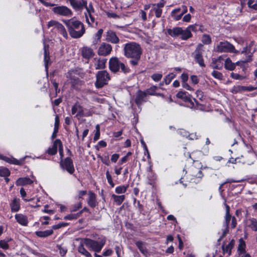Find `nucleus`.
I'll return each mask as SVG.
<instances>
[{
  "label": "nucleus",
  "mask_w": 257,
  "mask_h": 257,
  "mask_svg": "<svg viewBox=\"0 0 257 257\" xmlns=\"http://www.w3.org/2000/svg\"><path fill=\"white\" fill-rule=\"evenodd\" d=\"M96 240L90 238H78L76 240H80L77 246V251L85 257H92L91 254L87 250L85 246L90 251L100 252L106 243V238L103 237Z\"/></svg>",
  "instance_id": "f257e3e1"
},
{
  "label": "nucleus",
  "mask_w": 257,
  "mask_h": 257,
  "mask_svg": "<svg viewBox=\"0 0 257 257\" xmlns=\"http://www.w3.org/2000/svg\"><path fill=\"white\" fill-rule=\"evenodd\" d=\"M142 53L143 50L141 45L135 42H130L124 45V56L130 59V64L132 66L139 64Z\"/></svg>",
  "instance_id": "f03ea898"
},
{
  "label": "nucleus",
  "mask_w": 257,
  "mask_h": 257,
  "mask_svg": "<svg viewBox=\"0 0 257 257\" xmlns=\"http://www.w3.org/2000/svg\"><path fill=\"white\" fill-rule=\"evenodd\" d=\"M71 37L78 39L82 37L85 33L84 24L80 21L74 18L63 21Z\"/></svg>",
  "instance_id": "7ed1b4c3"
},
{
  "label": "nucleus",
  "mask_w": 257,
  "mask_h": 257,
  "mask_svg": "<svg viewBox=\"0 0 257 257\" xmlns=\"http://www.w3.org/2000/svg\"><path fill=\"white\" fill-rule=\"evenodd\" d=\"M96 78L94 85L97 89L101 88L104 85H107L108 81L110 79L109 74L106 70L98 71L96 75Z\"/></svg>",
  "instance_id": "20e7f679"
},
{
  "label": "nucleus",
  "mask_w": 257,
  "mask_h": 257,
  "mask_svg": "<svg viewBox=\"0 0 257 257\" xmlns=\"http://www.w3.org/2000/svg\"><path fill=\"white\" fill-rule=\"evenodd\" d=\"M71 114L74 115L76 114V117H88L92 115V112L88 110L84 112L83 107L80 104L78 101H76L71 108Z\"/></svg>",
  "instance_id": "39448f33"
},
{
  "label": "nucleus",
  "mask_w": 257,
  "mask_h": 257,
  "mask_svg": "<svg viewBox=\"0 0 257 257\" xmlns=\"http://www.w3.org/2000/svg\"><path fill=\"white\" fill-rule=\"evenodd\" d=\"M216 50L218 52H229L235 54L239 53V51L236 50L234 46L227 41L220 42L216 46Z\"/></svg>",
  "instance_id": "423d86ee"
},
{
  "label": "nucleus",
  "mask_w": 257,
  "mask_h": 257,
  "mask_svg": "<svg viewBox=\"0 0 257 257\" xmlns=\"http://www.w3.org/2000/svg\"><path fill=\"white\" fill-rule=\"evenodd\" d=\"M60 167L62 170H66L71 175L75 172L73 161L70 157H68L64 160H60Z\"/></svg>",
  "instance_id": "0eeeda50"
},
{
  "label": "nucleus",
  "mask_w": 257,
  "mask_h": 257,
  "mask_svg": "<svg viewBox=\"0 0 257 257\" xmlns=\"http://www.w3.org/2000/svg\"><path fill=\"white\" fill-rule=\"evenodd\" d=\"M203 45L199 43L197 45V47L194 51V59L195 62L201 67H205L206 65L204 63V61L203 57L202 49Z\"/></svg>",
  "instance_id": "6e6552de"
},
{
  "label": "nucleus",
  "mask_w": 257,
  "mask_h": 257,
  "mask_svg": "<svg viewBox=\"0 0 257 257\" xmlns=\"http://www.w3.org/2000/svg\"><path fill=\"white\" fill-rule=\"evenodd\" d=\"M52 12L56 15L70 17L73 15L72 11L64 6H56L52 8Z\"/></svg>",
  "instance_id": "1a4fd4ad"
},
{
  "label": "nucleus",
  "mask_w": 257,
  "mask_h": 257,
  "mask_svg": "<svg viewBox=\"0 0 257 257\" xmlns=\"http://www.w3.org/2000/svg\"><path fill=\"white\" fill-rule=\"evenodd\" d=\"M209 168L208 167H204L201 166L200 169H198L196 168H192V173L191 176L192 178L191 179V181H187V182H192L193 183H197L200 181L204 175L202 170H205L206 169H209Z\"/></svg>",
  "instance_id": "9d476101"
},
{
  "label": "nucleus",
  "mask_w": 257,
  "mask_h": 257,
  "mask_svg": "<svg viewBox=\"0 0 257 257\" xmlns=\"http://www.w3.org/2000/svg\"><path fill=\"white\" fill-rule=\"evenodd\" d=\"M176 97L178 98L181 99L183 101L188 104V106L190 108L195 107L194 102L191 99V95L188 93V92L180 90L177 94Z\"/></svg>",
  "instance_id": "9b49d317"
},
{
  "label": "nucleus",
  "mask_w": 257,
  "mask_h": 257,
  "mask_svg": "<svg viewBox=\"0 0 257 257\" xmlns=\"http://www.w3.org/2000/svg\"><path fill=\"white\" fill-rule=\"evenodd\" d=\"M121 62L117 57H112L109 61V68L113 73L119 71Z\"/></svg>",
  "instance_id": "f8f14e48"
},
{
  "label": "nucleus",
  "mask_w": 257,
  "mask_h": 257,
  "mask_svg": "<svg viewBox=\"0 0 257 257\" xmlns=\"http://www.w3.org/2000/svg\"><path fill=\"white\" fill-rule=\"evenodd\" d=\"M112 51V46L106 43H102L98 50V54L99 56H107L109 55Z\"/></svg>",
  "instance_id": "ddd939ff"
},
{
  "label": "nucleus",
  "mask_w": 257,
  "mask_h": 257,
  "mask_svg": "<svg viewBox=\"0 0 257 257\" xmlns=\"http://www.w3.org/2000/svg\"><path fill=\"white\" fill-rule=\"evenodd\" d=\"M71 5L76 11H81L83 8H87V2L86 0H69Z\"/></svg>",
  "instance_id": "4468645a"
},
{
  "label": "nucleus",
  "mask_w": 257,
  "mask_h": 257,
  "mask_svg": "<svg viewBox=\"0 0 257 257\" xmlns=\"http://www.w3.org/2000/svg\"><path fill=\"white\" fill-rule=\"evenodd\" d=\"M105 40L107 42L112 44H118L119 43L120 40L117 36L115 32L112 30H108L106 33Z\"/></svg>",
  "instance_id": "2eb2a0df"
},
{
  "label": "nucleus",
  "mask_w": 257,
  "mask_h": 257,
  "mask_svg": "<svg viewBox=\"0 0 257 257\" xmlns=\"http://www.w3.org/2000/svg\"><path fill=\"white\" fill-rule=\"evenodd\" d=\"M147 96V95L145 91L140 89L138 90L136 93V98L135 99V103L138 106L142 105L143 102L147 101L145 99Z\"/></svg>",
  "instance_id": "dca6fc26"
},
{
  "label": "nucleus",
  "mask_w": 257,
  "mask_h": 257,
  "mask_svg": "<svg viewBox=\"0 0 257 257\" xmlns=\"http://www.w3.org/2000/svg\"><path fill=\"white\" fill-rule=\"evenodd\" d=\"M152 6L151 11L154 12L156 18H160L162 14V8L165 6V2H160L157 4H153Z\"/></svg>",
  "instance_id": "f3484780"
},
{
  "label": "nucleus",
  "mask_w": 257,
  "mask_h": 257,
  "mask_svg": "<svg viewBox=\"0 0 257 257\" xmlns=\"http://www.w3.org/2000/svg\"><path fill=\"white\" fill-rule=\"evenodd\" d=\"M12 212H17L21 209V200L20 198L15 197L10 203Z\"/></svg>",
  "instance_id": "a211bd4d"
},
{
  "label": "nucleus",
  "mask_w": 257,
  "mask_h": 257,
  "mask_svg": "<svg viewBox=\"0 0 257 257\" xmlns=\"http://www.w3.org/2000/svg\"><path fill=\"white\" fill-rule=\"evenodd\" d=\"M88 205L92 208H95L97 205L98 202L96 200V195L92 191H88V198L87 200Z\"/></svg>",
  "instance_id": "6ab92c4d"
},
{
  "label": "nucleus",
  "mask_w": 257,
  "mask_h": 257,
  "mask_svg": "<svg viewBox=\"0 0 257 257\" xmlns=\"http://www.w3.org/2000/svg\"><path fill=\"white\" fill-rule=\"evenodd\" d=\"M183 11L182 13L179 14V15H176V13H178L181 11L180 8L175 9L171 12V16L175 21L180 20L182 17L183 15L187 13V8L186 6H183Z\"/></svg>",
  "instance_id": "aec40b11"
},
{
  "label": "nucleus",
  "mask_w": 257,
  "mask_h": 257,
  "mask_svg": "<svg viewBox=\"0 0 257 257\" xmlns=\"http://www.w3.org/2000/svg\"><path fill=\"white\" fill-rule=\"evenodd\" d=\"M180 78L181 80L182 86L184 88L189 91L194 90V89L192 87H191L187 83V81L189 79V75L188 73L186 72H183L181 74Z\"/></svg>",
  "instance_id": "412c9836"
},
{
  "label": "nucleus",
  "mask_w": 257,
  "mask_h": 257,
  "mask_svg": "<svg viewBox=\"0 0 257 257\" xmlns=\"http://www.w3.org/2000/svg\"><path fill=\"white\" fill-rule=\"evenodd\" d=\"M95 55L92 49L88 47H83L81 49V55L83 58L89 60Z\"/></svg>",
  "instance_id": "4be33fe9"
},
{
  "label": "nucleus",
  "mask_w": 257,
  "mask_h": 257,
  "mask_svg": "<svg viewBox=\"0 0 257 257\" xmlns=\"http://www.w3.org/2000/svg\"><path fill=\"white\" fill-rule=\"evenodd\" d=\"M17 222L22 226H26L29 223L27 216L22 213L16 214L15 215Z\"/></svg>",
  "instance_id": "5701e85b"
},
{
  "label": "nucleus",
  "mask_w": 257,
  "mask_h": 257,
  "mask_svg": "<svg viewBox=\"0 0 257 257\" xmlns=\"http://www.w3.org/2000/svg\"><path fill=\"white\" fill-rule=\"evenodd\" d=\"M223 56H220L217 58H213L212 62V68L215 69H221L223 66Z\"/></svg>",
  "instance_id": "b1692460"
},
{
  "label": "nucleus",
  "mask_w": 257,
  "mask_h": 257,
  "mask_svg": "<svg viewBox=\"0 0 257 257\" xmlns=\"http://www.w3.org/2000/svg\"><path fill=\"white\" fill-rule=\"evenodd\" d=\"M235 245V240L234 239H232L228 244L226 245H224L223 244L222 245V249L223 254L225 253H227L228 256H230L231 254V250L234 247Z\"/></svg>",
  "instance_id": "393cba45"
},
{
  "label": "nucleus",
  "mask_w": 257,
  "mask_h": 257,
  "mask_svg": "<svg viewBox=\"0 0 257 257\" xmlns=\"http://www.w3.org/2000/svg\"><path fill=\"white\" fill-rule=\"evenodd\" d=\"M252 61V59H251L250 56L248 58H246L244 60L238 61L236 62L235 64L236 66H240V67L242 69V72L245 73L248 68V65H246L244 64L250 62Z\"/></svg>",
  "instance_id": "a878e982"
},
{
  "label": "nucleus",
  "mask_w": 257,
  "mask_h": 257,
  "mask_svg": "<svg viewBox=\"0 0 257 257\" xmlns=\"http://www.w3.org/2000/svg\"><path fill=\"white\" fill-rule=\"evenodd\" d=\"M167 33L169 35L172 37H176L181 35V32H182V28L181 27H175L172 29H167Z\"/></svg>",
  "instance_id": "bb28decb"
},
{
  "label": "nucleus",
  "mask_w": 257,
  "mask_h": 257,
  "mask_svg": "<svg viewBox=\"0 0 257 257\" xmlns=\"http://www.w3.org/2000/svg\"><path fill=\"white\" fill-rule=\"evenodd\" d=\"M237 252L238 255L246 253V243L243 239L241 237L239 239V244L237 247Z\"/></svg>",
  "instance_id": "cd10ccee"
},
{
  "label": "nucleus",
  "mask_w": 257,
  "mask_h": 257,
  "mask_svg": "<svg viewBox=\"0 0 257 257\" xmlns=\"http://www.w3.org/2000/svg\"><path fill=\"white\" fill-rule=\"evenodd\" d=\"M33 181L29 177L19 178L16 181V185L18 186L31 185Z\"/></svg>",
  "instance_id": "c85d7f7f"
},
{
  "label": "nucleus",
  "mask_w": 257,
  "mask_h": 257,
  "mask_svg": "<svg viewBox=\"0 0 257 257\" xmlns=\"http://www.w3.org/2000/svg\"><path fill=\"white\" fill-rule=\"evenodd\" d=\"M192 30L191 28H189V26L187 27L185 30H183L182 29V32L181 34L180 38L182 40L186 41L188 40L189 38H191L193 37V35L191 33Z\"/></svg>",
  "instance_id": "c756f323"
},
{
  "label": "nucleus",
  "mask_w": 257,
  "mask_h": 257,
  "mask_svg": "<svg viewBox=\"0 0 257 257\" xmlns=\"http://www.w3.org/2000/svg\"><path fill=\"white\" fill-rule=\"evenodd\" d=\"M189 28H191L192 31L195 33H197L198 31L203 33L207 31V29L205 28L203 25L197 24L190 25L189 26Z\"/></svg>",
  "instance_id": "7c9ffc66"
},
{
  "label": "nucleus",
  "mask_w": 257,
  "mask_h": 257,
  "mask_svg": "<svg viewBox=\"0 0 257 257\" xmlns=\"http://www.w3.org/2000/svg\"><path fill=\"white\" fill-rule=\"evenodd\" d=\"M236 64L233 63L229 57L226 58L224 61V68L229 71H233L235 69Z\"/></svg>",
  "instance_id": "2f4dec72"
},
{
  "label": "nucleus",
  "mask_w": 257,
  "mask_h": 257,
  "mask_svg": "<svg viewBox=\"0 0 257 257\" xmlns=\"http://www.w3.org/2000/svg\"><path fill=\"white\" fill-rule=\"evenodd\" d=\"M202 156V152L200 151L196 150L191 153V160L192 163L199 161Z\"/></svg>",
  "instance_id": "473e14b6"
},
{
  "label": "nucleus",
  "mask_w": 257,
  "mask_h": 257,
  "mask_svg": "<svg viewBox=\"0 0 257 257\" xmlns=\"http://www.w3.org/2000/svg\"><path fill=\"white\" fill-rule=\"evenodd\" d=\"M53 232L52 229H49L45 231H37L35 232V234L38 237L45 238L53 234Z\"/></svg>",
  "instance_id": "72a5a7b5"
},
{
  "label": "nucleus",
  "mask_w": 257,
  "mask_h": 257,
  "mask_svg": "<svg viewBox=\"0 0 257 257\" xmlns=\"http://www.w3.org/2000/svg\"><path fill=\"white\" fill-rule=\"evenodd\" d=\"M224 205L225 207V222L224 225H228L229 224L230 220H231L232 216L230 214V207L226 203V201L224 202Z\"/></svg>",
  "instance_id": "f704fd0d"
},
{
  "label": "nucleus",
  "mask_w": 257,
  "mask_h": 257,
  "mask_svg": "<svg viewBox=\"0 0 257 257\" xmlns=\"http://www.w3.org/2000/svg\"><path fill=\"white\" fill-rule=\"evenodd\" d=\"M111 198L113 199V201L117 205H120L125 199V196L124 195H116L112 194Z\"/></svg>",
  "instance_id": "c9c22d12"
},
{
  "label": "nucleus",
  "mask_w": 257,
  "mask_h": 257,
  "mask_svg": "<svg viewBox=\"0 0 257 257\" xmlns=\"http://www.w3.org/2000/svg\"><path fill=\"white\" fill-rule=\"evenodd\" d=\"M44 61L45 62V67H46V68H47L49 62L50 61L49 45H46L45 44L44 47Z\"/></svg>",
  "instance_id": "e433bc0d"
},
{
  "label": "nucleus",
  "mask_w": 257,
  "mask_h": 257,
  "mask_svg": "<svg viewBox=\"0 0 257 257\" xmlns=\"http://www.w3.org/2000/svg\"><path fill=\"white\" fill-rule=\"evenodd\" d=\"M97 158L100 159L103 164L106 166H109L110 165V161L109 160V155L107 153L101 156L100 155H97Z\"/></svg>",
  "instance_id": "4c0bfd02"
},
{
  "label": "nucleus",
  "mask_w": 257,
  "mask_h": 257,
  "mask_svg": "<svg viewBox=\"0 0 257 257\" xmlns=\"http://www.w3.org/2000/svg\"><path fill=\"white\" fill-rule=\"evenodd\" d=\"M251 47H252V46L251 45H249L248 46H247L244 47L240 53L241 54H243L246 55L247 56L246 58H248L249 57H250V56H251L250 58L252 59V57L253 56V54L254 52H251Z\"/></svg>",
  "instance_id": "58836bf2"
},
{
  "label": "nucleus",
  "mask_w": 257,
  "mask_h": 257,
  "mask_svg": "<svg viewBox=\"0 0 257 257\" xmlns=\"http://www.w3.org/2000/svg\"><path fill=\"white\" fill-rule=\"evenodd\" d=\"M106 60H107L105 58L99 59L97 63L95 64V69L98 70L105 68Z\"/></svg>",
  "instance_id": "ea45409f"
},
{
  "label": "nucleus",
  "mask_w": 257,
  "mask_h": 257,
  "mask_svg": "<svg viewBox=\"0 0 257 257\" xmlns=\"http://www.w3.org/2000/svg\"><path fill=\"white\" fill-rule=\"evenodd\" d=\"M84 15L87 24L89 26L92 27V24L95 23V20L94 17L92 16V13H84Z\"/></svg>",
  "instance_id": "a19ab883"
},
{
  "label": "nucleus",
  "mask_w": 257,
  "mask_h": 257,
  "mask_svg": "<svg viewBox=\"0 0 257 257\" xmlns=\"http://www.w3.org/2000/svg\"><path fill=\"white\" fill-rule=\"evenodd\" d=\"M136 245L142 253L146 254L148 253L147 249L144 246V242L142 241H137L136 242Z\"/></svg>",
  "instance_id": "79ce46f5"
},
{
  "label": "nucleus",
  "mask_w": 257,
  "mask_h": 257,
  "mask_svg": "<svg viewBox=\"0 0 257 257\" xmlns=\"http://www.w3.org/2000/svg\"><path fill=\"white\" fill-rule=\"evenodd\" d=\"M12 240L13 239L11 238L0 240V248L5 250L8 249L10 247L8 243Z\"/></svg>",
  "instance_id": "37998d69"
},
{
  "label": "nucleus",
  "mask_w": 257,
  "mask_h": 257,
  "mask_svg": "<svg viewBox=\"0 0 257 257\" xmlns=\"http://www.w3.org/2000/svg\"><path fill=\"white\" fill-rule=\"evenodd\" d=\"M56 29L58 33L62 35L64 38L66 39L68 38L67 32L64 26L62 24L58 25V26L56 28Z\"/></svg>",
  "instance_id": "c03bdc74"
},
{
  "label": "nucleus",
  "mask_w": 257,
  "mask_h": 257,
  "mask_svg": "<svg viewBox=\"0 0 257 257\" xmlns=\"http://www.w3.org/2000/svg\"><path fill=\"white\" fill-rule=\"evenodd\" d=\"M129 187L128 184L122 185L117 186L115 189V192L117 194H122L125 193Z\"/></svg>",
  "instance_id": "a18cd8bd"
},
{
  "label": "nucleus",
  "mask_w": 257,
  "mask_h": 257,
  "mask_svg": "<svg viewBox=\"0 0 257 257\" xmlns=\"http://www.w3.org/2000/svg\"><path fill=\"white\" fill-rule=\"evenodd\" d=\"M201 42L202 45H210L212 43L210 36L208 34H203L202 36Z\"/></svg>",
  "instance_id": "49530a36"
},
{
  "label": "nucleus",
  "mask_w": 257,
  "mask_h": 257,
  "mask_svg": "<svg viewBox=\"0 0 257 257\" xmlns=\"http://www.w3.org/2000/svg\"><path fill=\"white\" fill-rule=\"evenodd\" d=\"M248 227L254 231H257V219L254 218L249 219Z\"/></svg>",
  "instance_id": "de8ad7c7"
},
{
  "label": "nucleus",
  "mask_w": 257,
  "mask_h": 257,
  "mask_svg": "<svg viewBox=\"0 0 257 257\" xmlns=\"http://www.w3.org/2000/svg\"><path fill=\"white\" fill-rule=\"evenodd\" d=\"M158 89V87L156 85H152L150 87L146 89L145 91V93H146L147 95H152L155 96V94H156V92Z\"/></svg>",
  "instance_id": "09e8293b"
},
{
  "label": "nucleus",
  "mask_w": 257,
  "mask_h": 257,
  "mask_svg": "<svg viewBox=\"0 0 257 257\" xmlns=\"http://www.w3.org/2000/svg\"><path fill=\"white\" fill-rule=\"evenodd\" d=\"M176 76V75L174 74V73H170L167 75L164 78V81L166 85L169 84L172 80L175 78Z\"/></svg>",
  "instance_id": "8fccbe9b"
},
{
  "label": "nucleus",
  "mask_w": 257,
  "mask_h": 257,
  "mask_svg": "<svg viewBox=\"0 0 257 257\" xmlns=\"http://www.w3.org/2000/svg\"><path fill=\"white\" fill-rule=\"evenodd\" d=\"M1 159L3 160L6 162L7 163H8L10 164L16 165V164L17 163L16 159L14 158L12 156L11 157H7V156H2L1 157Z\"/></svg>",
  "instance_id": "3c124183"
},
{
  "label": "nucleus",
  "mask_w": 257,
  "mask_h": 257,
  "mask_svg": "<svg viewBox=\"0 0 257 257\" xmlns=\"http://www.w3.org/2000/svg\"><path fill=\"white\" fill-rule=\"evenodd\" d=\"M11 174V171L6 167L0 168V176L1 177H9Z\"/></svg>",
  "instance_id": "603ef678"
},
{
  "label": "nucleus",
  "mask_w": 257,
  "mask_h": 257,
  "mask_svg": "<svg viewBox=\"0 0 257 257\" xmlns=\"http://www.w3.org/2000/svg\"><path fill=\"white\" fill-rule=\"evenodd\" d=\"M244 86H241V85H237V86H234L231 90H230V92H232L233 94H236L237 93L244 91Z\"/></svg>",
  "instance_id": "864d4df0"
},
{
  "label": "nucleus",
  "mask_w": 257,
  "mask_h": 257,
  "mask_svg": "<svg viewBox=\"0 0 257 257\" xmlns=\"http://www.w3.org/2000/svg\"><path fill=\"white\" fill-rule=\"evenodd\" d=\"M57 247L59 251V253L61 256H64L66 254L67 249L66 247H64L62 245H57Z\"/></svg>",
  "instance_id": "5fc2aeb1"
},
{
  "label": "nucleus",
  "mask_w": 257,
  "mask_h": 257,
  "mask_svg": "<svg viewBox=\"0 0 257 257\" xmlns=\"http://www.w3.org/2000/svg\"><path fill=\"white\" fill-rule=\"evenodd\" d=\"M106 177L107 179V182L110 185L111 187V188L114 187V183H113V181L112 180V178L111 177V175L110 174L108 170H107L106 172Z\"/></svg>",
  "instance_id": "6e6d98bb"
},
{
  "label": "nucleus",
  "mask_w": 257,
  "mask_h": 257,
  "mask_svg": "<svg viewBox=\"0 0 257 257\" xmlns=\"http://www.w3.org/2000/svg\"><path fill=\"white\" fill-rule=\"evenodd\" d=\"M95 132L94 134V136L93 137V140L94 142L97 141L99 138L100 135V127L99 124H97L95 126Z\"/></svg>",
  "instance_id": "4d7b16f0"
},
{
  "label": "nucleus",
  "mask_w": 257,
  "mask_h": 257,
  "mask_svg": "<svg viewBox=\"0 0 257 257\" xmlns=\"http://www.w3.org/2000/svg\"><path fill=\"white\" fill-rule=\"evenodd\" d=\"M163 75L161 73H156L152 75L151 78L155 82H159L161 80Z\"/></svg>",
  "instance_id": "13d9d810"
},
{
  "label": "nucleus",
  "mask_w": 257,
  "mask_h": 257,
  "mask_svg": "<svg viewBox=\"0 0 257 257\" xmlns=\"http://www.w3.org/2000/svg\"><path fill=\"white\" fill-rule=\"evenodd\" d=\"M238 182H239L238 181H235L233 179H231V178L227 179L224 182H222L221 184H220L219 187V190L220 191H222V190H221L222 188L225 184H226L227 183Z\"/></svg>",
  "instance_id": "bf43d9fd"
},
{
  "label": "nucleus",
  "mask_w": 257,
  "mask_h": 257,
  "mask_svg": "<svg viewBox=\"0 0 257 257\" xmlns=\"http://www.w3.org/2000/svg\"><path fill=\"white\" fill-rule=\"evenodd\" d=\"M211 75L213 77L219 80H222L223 77L222 74L220 72L215 70L212 72Z\"/></svg>",
  "instance_id": "052dcab7"
},
{
  "label": "nucleus",
  "mask_w": 257,
  "mask_h": 257,
  "mask_svg": "<svg viewBox=\"0 0 257 257\" xmlns=\"http://www.w3.org/2000/svg\"><path fill=\"white\" fill-rule=\"evenodd\" d=\"M87 194L86 190H80L78 192V195L75 197L76 199L81 200L84 199L83 197Z\"/></svg>",
  "instance_id": "680f3d73"
},
{
  "label": "nucleus",
  "mask_w": 257,
  "mask_h": 257,
  "mask_svg": "<svg viewBox=\"0 0 257 257\" xmlns=\"http://www.w3.org/2000/svg\"><path fill=\"white\" fill-rule=\"evenodd\" d=\"M20 193L21 195V197H22V198L25 202H29V201H31L33 200V199H32H32L25 198V197L27 195V193H26V192L25 191V189L23 188H21L20 189Z\"/></svg>",
  "instance_id": "e2e57ef3"
},
{
  "label": "nucleus",
  "mask_w": 257,
  "mask_h": 257,
  "mask_svg": "<svg viewBox=\"0 0 257 257\" xmlns=\"http://www.w3.org/2000/svg\"><path fill=\"white\" fill-rule=\"evenodd\" d=\"M230 77L232 78L235 79V80H243L245 78L244 76H243L238 73H235L233 72H232L230 73Z\"/></svg>",
  "instance_id": "0e129e2a"
},
{
  "label": "nucleus",
  "mask_w": 257,
  "mask_h": 257,
  "mask_svg": "<svg viewBox=\"0 0 257 257\" xmlns=\"http://www.w3.org/2000/svg\"><path fill=\"white\" fill-rule=\"evenodd\" d=\"M82 207V203L81 200L76 204L73 205L71 212H75L81 208Z\"/></svg>",
  "instance_id": "69168bd1"
},
{
  "label": "nucleus",
  "mask_w": 257,
  "mask_h": 257,
  "mask_svg": "<svg viewBox=\"0 0 257 257\" xmlns=\"http://www.w3.org/2000/svg\"><path fill=\"white\" fill-rule=\"evenodd\" d=\"M196 97L200 100H203L205 99V96L202 91L200 90H197L196 92Z\"/></svg>",
  "instance_id": "338daca9"
},
{
  "label": "nucleus",
  "mask_w": 257,
  "mask_h": 257,
  "mask_svg": "<svg viewBox=\"0 0 257 257\" xmlns=\"http://www.w3.org/2000/svg\"><path fill=\"white\" fill-rule=\"evenodd\" d=\"M62 145H62V143L60 139H56L54 142L52 148H53V149H55V150H57L58 147L59 148V147H60Z\"/></svg>",
  "instance_id": "774afa93"
}]
</instances>
